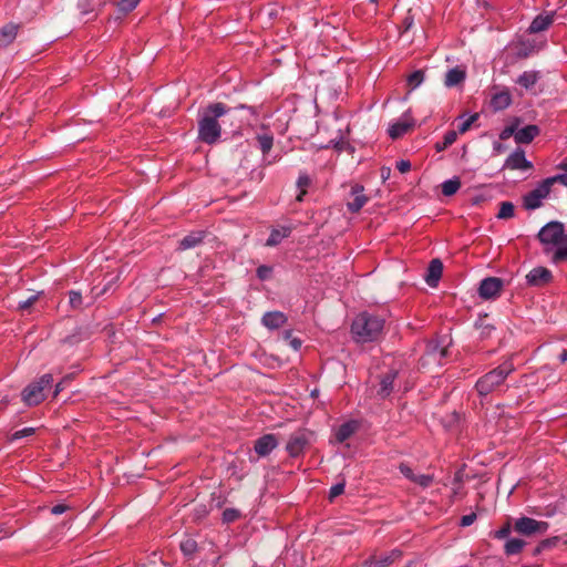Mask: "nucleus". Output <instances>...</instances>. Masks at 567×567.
Returning <instances> with one entry per match:
<instances>
[{
    "label": "nucleus",
    "mask_w": 567,
    "mask_h": 567,
    "mask_svg": "<svg viewBox=\"0 0 567 567\" xmlns=\"http://www.w3.org/2000/svg\"><path fill=\"white\" fill-rule=\"evenodd\" d=\"M359 429V422L355 420H350L348 422L342 423L334 432V437L339 443L347 441L350 436H352Z\"/></svg>",
    "instance_id": "nucleus-21"
},
{
    "label": "nucleus",
    "mask_w": 567,
    "mask_h": 567,
    "mask_svg": "<svg viewBox=\"0 0 567 567\" xmlns=\"http://www.w3.org/2000/svg\"><path fill=\"white\" fill-rule=\"evenodd\" d=\"M229 112V107L215 102L203 107L198 112V140L205 144L213 145L220 140L221 126L218 120Z\"/></svg>",
    "instance_id": "nucleus-1"
},
{
    "label": "nucleus",
    "mask_w": 567,
    "mask_h": 567,
    "mask_svg": "<svg viewBox=\"0 0 567 567\" xmlns=\"http://www.w3.org/2000/svg\"><path fill=\"white\" fill-rule=\"evenodd\" d=\"M550 187L546 181H542L534 189L527 193L523 198L524 207L527 210H534L543 205V200L548 197Z\"/></svg>",
    "instance_id": "nucleus-7"
},
{
    "label": "nucleus",
    "mask_w": 567,
    "mask_h": 567,
    "mask_svg": "<svg viewBox=\"0 0 567 567\" xmlns=\"http://www.w3.org/2000/svg\"><path fill=\"white\" fill-rule=\"evenodd\" d=\"M363 186L355 185L351 189L352 199L348 202L347 207L351 213H358L367 203L368 198L363 194Z\"/></svg>",
    "instance_id": "nucleus-17"
},
{
    "label": "nucleus",
    "mask_w": 567,
    "mask_h": 567,
    "mask_svg": "<svg viewBox=\"0 0 567 567\" xmlns=\"http://www.w3.org/2000/svg\"><path fill=\"white\" fill-rule=\"evenodd\" d=\"M502 287V279L497 277H487L480 284L478 295L482 299H493L499 295Z\"/></svg>",
    "instance_id": "nucleus-9"
},
{
    "label": "nucleus",
    "mask_w": 567,
    "mask_h": 567,
    "mask_svg": "<svg viewBox=\"0 0 567 567\" xmlns=\"http://www.w3.org/2000/svg\"><path fill=\"white\" fill-rule=\"evenodd\" d=\"M69 305L74 310H79L82 308L83 297L80 291H76V290L69 291Z\"/></svg>",
    "instance_id": "nucleus-36"
},
{
    "label": "nucleus",
    "mask_w": 567,
    "mask_h": 567,
    "mask_svg": "<svg viewBox=\"0 0 567 567\" xmlns=\"http://www.w3.org/2000/svg\"><path fill=\"white\" fill-rule=\"evenodd\" d=\"M540 78H542V74L539 71L528 70V71H524L522 74H519L515 82L523 89L529 91L536 85V83L540 80Z\"/></svg>",
    "instance_id": "nucleus-19"
},
{
    "label": "nucleus",
    "mask_w": 567,
    "mask_h": 567,
    "mask_svg": "<svg viewBox=\"0 0 567 567\" xmlns=\"http://www.w3.org/2000/svg\"><path fill=\"white\" fill-rule=\"evenodd\" d=\"M138 2L140 0H121L117 7L122 12L126 13L134 10L137 7Z\"/></svg>",
    "instance_id": "nucleus-41"
},
{
    "label": "nucleus",
    "mask_w": 567,
    "mask_h": 567,
    "mask_svg": "<svg viewBox=\"0 0 567 567\" xmlns=\"http://www.w3.org/2000/svg\"><path fill=\"white\" fill-rule=\"evenodd\" d=\"M559 361L565 363L567 361V349L559 354Z\"/></svg>",
    "instance_id": "nucleus-59"
},
{
    "label": "nucleus",
    "mask_w": 567,
    "mask_h": 567,
    "mask_svg": "<svg viewBox=\"0 0 567 567\" xmlns=\"http://www.w3.org/2000/svg\"><path fill=\"white\" fill-rule=\"evenodd\" d=\"M424 81V72L416 70L408 76V84L411 90L419 87Z\"/></svg>",
    "instance_id": "nucleus-35"
},
{
    "label": "nucleus",
    "mask_w": 567,
    "mask_h": 567,
    "mask_svg": "<svg viewBox=\"0 0 567 567\" xmlns=\"http://www.w3.org/2000/svg\"><path fill=\"white\" fill-rule=\"evenodd\" d=\"M551 261L554 264H559L561 261L567 260V244L561 241L559 245L555 246L551 250Z\"/></svg>",
    "instance_id": "nucleus-32"
},
{
    "label": "nucleus",
    "mask_w": 567,
    "mask_h": 567,
    "mask_svg": "<svg viewBox=\"0 0 567 567\" xmlns=\"http://www.w3.org/2000/svg\"><path fill=\"white\" fill-rule=\"evenodd\" d=\"M344 492V483L334 484L329 492V497L334 498Z\"/></svg>",
    "instance_id": "nucleus-48"
},
{
    "label": "nucleus",
    "mask_w": 567,
    "mask_h": 567,
    "mask_svg": "<svg viewBox=\"0 0 567 567\" xmlns=\"http://www.w3.org/2000/svg\"><path fill=\"white\" fill-rule=\"evenodd\" d=\"M396 168L400 173H406L411 168V163L409 161H400L396 163Z\"/></svg>",
    "instance_id": "nucleus-53"
},
{
    "label": "nucleus",
    "mask_w": 567,
    "mask_h": 567,
    "mask_svg": "<svg viewBox=\"0 0 567 567\" xmlns=\"http://www.w3.org/2000/svg\"><path fill=\"white\" fill-rule=\"evenodd\" d=\"M445 355V351L442 350L441 353H440V359L443 358Z\"/></svg>",
    "instance_id": "nucleus-62"
},
{
    "label": "nucleus",
    "mask_w": 567,
    "mask_h": 567,
    "mask_svg": "<svg viewBox=\"0 0 567 567\" xmlns=\"http://www.w3.org/2000/svg\"><path fill=\"white\" fill-rule=\"evenodd\" d=\"M526 543L520 538H509L504 546L505 554L508 556L516 555L522 551Z\"/></svg>",
    "instance_id": "nucleus-31"
},
{
    "label": "nucleus",
    "mask_w": 567,
    "mask_h": 567,
    "mask_svg": "<svg viewBox=\"0 0 567 567\" xmlns=\"http://www.w3.org/2000/svg\"><path fill=\"white\" fill-rule=\"evenodd\" d=\"M548 186L551 188V186L556 183H559L564 186H567V173L557 174L550 177L545 178Z\"/></svg>",
    "instance_id": "nucleus-38"
},
{
    "label": "nucleus",
    "mask_w": 567,
    "mask_h": 567,
    "mask_svg": "<svg viewBox=\"0 0 567 567\" xmlns=\"http://www.w3.org/2000/svg\"><path fill=\"white\" fill-rule=\"evenodd\" d=\"M399 470L404 477H406L408 480L413 482L415 474L413 473L412 468L408 464H404V463L400 464Z\"/></svg>",
    "instance_id": "nucleus-46"
},
{
    "label": "nucleus",
    "mask_w": 567,
    "mask_h": 567,
    "mask_svg": "<svg viewBox=\"0 0 567 567\" xmlns=\"http://www.w3.org/2000/svg\"><path fill=\"white\" fill-rule=\"evenodd\" d=\"M514 371L515 365L512 359H507L495 369L485 373L475 383V389L478 395L486 396L494 392L498 386H501L504 383L506 378Z\"/></svg>",
    "instance_id": "nucleus-3"
},
{
    "label": "nucleus",
    "mask_w": 567,
    "mask_h": 567,
    "mask_svg": "<svg viewBox=\"0 0 567 567\" xmlns=\"http://www.w3.org/2000/svg\"><path fill=\"white\" fill-rule=\"evenodd\" d=\"M311 184V179L306 173L299 174V177L297 179V186L300 189L299 194L297 195V200L301 202L303 196L307 193V188Z\"/></svg>",
    "instance_id": "nucleus-34"
},
{
    "label": "nucleus",
    "mask_w": 567,
    "mask_h": 567,
    "mask_svg": "<svg viewBox=\"0 0 567 567\" xmlns=\"http://www.w3.org/2000/svg\"><path fill=\"white\" fill-rule=\"evenodd\" d=\"M310 395H311L312 398H317V396L319 395V390H318V389H313V390L311 391Z\"/></svg>",
    "instance_id": "nucleus-60"
},
{
    "label": "nucleus",
    "mask_w": 567,
    "mask_h": 567,
    "mask_svg": "<svg viewBox=\"0 0 567 567\" xmlns=\"http://www.w3.org/2000/svg\"><path fill=\"white\" fill-rule=\"evenodd\" d=\"M34 432H35V429H34V427H23V429H21V430H19V431H16V432L11 435L10 440H11V441L21 440V439H23V437H27V436H31V435H33V434H34Z\"/></svg>",
    "instance_id": "nucleus-39"
},
{
    "label": "nucleus",
    "mask_w": 567,
    "mask_h": 567,
    "mask_svg": "<svg viewBox=\"0 0 567 567\" xmlns=\"http://www.w3.org/2000/svg\"><path fill=\"white\" fill-rule=\"evenodd\" d=\"M557 167L561 171H565L567 173V159H564L563 162H560Z\"/></svg>",
    "instance_id": "nucleus-58"
},
{
    "label": "nucleus",
    "mask_w": 567,
    "mask_h": 567,
    "mask_svg": "<svg viewBox=\"0 0 567 567\" xmlns=\"http://www.w3.org/2000/svg\"><path fill=\"white\" fill-rule=\"evenodd\" d=\"M239 516H240L239 511H237L235 508H227L223 512V520L225 523H231V522L236 520L237 518H239Z\"/></svg>",
    "instance_id": "nucleus-42"
},
{
    "label": "nucleus",
    "mask_w": 567,
    "mask_h": 567,
    "mask_svg": "<svg viewBox=\"0 0 567 567\" xmlns=\"http://www.w3.org/2000/svg\"><path fill=\"white\" fill-rule=\"evenodd\" d=\"M509 48L516 59H526L536 51L535 43L530 40H518L511 43Z\"/></svg>",
    "instance_id": "nucleus-13"
},
{
    "label": "nucleus",
    "mask_w": 567,
    "mask_h": 567,
    "mask_svg": "<svg viewBox=\"0 0 567 567\" xmlns=\"http://www.w3.org/2000/svg\"><path fill=\"white\" fill-rule=\"evenodd\" d=\"M19 24L10 22L0 29V48L10 45L17 38Z\"/></svg>",
    "instance_id": "nucleus-23"
},
{
    "label": "nucleus",
    "mask_w": 567,
    "mask_h": 567,
    "mask_svg": "<svg viewBox=\"0 0 567 567\" xmlns=\"http://www.w3.org/2000/svg\"><path fill=\"white\" fill-rule=\"evenodd\" d=\"M66 506L63 505V504H58V505H54L52 508H51V513L53 515H61L63 514L65 511H66Z\"/></svg>",
    "instance_id": "nucleus-54"
},
{
    "label": "nucleus",
    "mask_w": 567,
    "mask_h": 567,
    "mask_svg": "<svg viewBox=\"0 0 567 567\" xmlns=\"http://www.w3.org/2000/svg\"><path fill=\"white\" fill-rule=\"evenodd\" d=\"M398 557H400V553L398 550H392L389 554H382L380 556H372L364 561V567H386Z\"/></svg>",
    "instance_id": "nucleus-18"
},
{
    "label": "nucleus",
    "mask_w": 567,
    "mask_h": 567,
    "mask_svg": "<svg viewBox=\"0 0 567 567\" xmlns=\"http://www.w3.org/2000/svg\"><path fill=\"white\" fill-rule=\"evenodd\" d=\"M466 79V72L461 66H455L453 69H450L445 73L444 78V85L446 87H454L461 83H463Z\"/></svg>",
    "instance_id": "nucleus-24"
},
{
    "label": "nucleus",
    "mask_w": 567,
    "mask_h": 567,
    "mask_svg": "<svg viewBox=\"0 0 567 567\" xmlns=\"http://www.w3.org/2000/svg\"><path fill=\"white\" fill-rule=\"evenodd\" d=\"M287 321V317L281 311H270L262 316L261 322L268 329H278Z\"/></svg>",
    "instance_id": "nucleus-22"
},
{
    "label": "nucleus",
    "mask_w": 567,
    "mask_h": 567,
    "mask_svg": "<svg viewBox=\"0 0 567 567\" xmlns=\"http://www.w3.org/2000/svg\"><path fill=\"white\" fill-rule=\"evenodd\" d=\"M396 374L398 373L395 371H391L382 378L380 382V389L378 391V394L381 398H386L388 395H390V393L393 390V383L396 378Z\"/></svg>",
    "instance_id": "nucleus-29"
},
{
    "label": "nucleus",
    "mask_w": 567,
    "mask_h": 567,
    "mask_svg": "<svg viewBox=\"0 0 567 567\" xmlns=\"http://www.w3.org/2000/svg\"><path fill=\"white\" fill-rule=\"evenodd\" d=\"M548 523L530 517H520L514 524V530L523 536L543 535L548 530Z\"/></svg>",
    "instance_id": "nucleus-6"
},
{
    "label": "nucleus",
    "mask_w": 567,
    "mask_h": 567,
    "mask_svg": "<svg viewBox=\"0 0 567 567\" xmlns=\"http://www.w3.org/2000/svg\"><path fill=\"white\" fill-rule=\"evenodd\" d=\"M517 133V128L515 125L506 126L499 134L501 140H507L511 136L515 137V134Z\"/></svg>",
    "instance_id": "nucleus-45"
},
{
    "label": "nucleus",
    "mask_w": 567,
    "mask_h": 567,
    "mask_svg": "<svg viewBox=\"0 0 567 567\" xmlns=\"http://www.w3.org/2000/svg\"><path fill=\"white\" fill-rule=\"evenodd\" d=\"M443 264L440 259H433L427 268L425 280L430 287H436L442 276Z\"/></svg>",
    "instance_id": "nucleus-26"
},
{
    "label": "nucleus",
    "mask_w": 567,
    "mask_h": 567,
    "mask_svg": "<svg viewBox=\"0 0 567 567\" xmlns=\"http://www.w3.org/2000/svg\"><path fill=\"white\" fill-rule=\"evenodd\" d=\"M413 482L422 487H427L433 482V476L427 474L415 475Z\"/></svg>",
    "instance_id": "nucleus-43"
},
{
    "label": "nucleus",
    "mask_w": 567,
    "mask_h": 567,
    "mask_svg": "<svg viewBox=\"0 0 567 567\" xmlns=\"http://www.w3.org/2000/svg\"><path fill=\"white\" fill-rule=\"evenodd\" d=\"M555 12L538 14L528 27L529 33H539L547 30L554 22Z\"/></svg>",
    "instance_id": "nucleus-14"
},
{
    "label": "nucleus",
    "mask_w": 567,
    "mask_h": 567,
    "mask_svg": "<svg viewBox=\"0 0 567 567\" xmlns=\"http://www.w3.org/2000/svg\"><path fill=\"white\" fill-rule=\"evenodd\" d=\"M494 150H495V151H497V152H499V151L502 150V145H501L499 143H496V144L494 145Z\"/></svg>",
    "instance_id": "nucleus-61"
},
{
    "label": "nucleus",
    "mask_w": 567,
    "mask_h": 567,
    "mask_svg": "<svg viewBox=\"0 0 567 567\" xmlns=\"http://www.w3.org/2000/svg\"><path fill=\"white\" fill-rule=\"evenodd\" d=\"M64 389L63 381L59 382L54 389V396H56Z\"/></svg>",
    "instance_id": "nucleus-56"
},
{
    "label": "nucleus",
    "mask_w": 567,
    "mask_h": 567,
    "mask_svg": "<svg viewBox=\"0 0 567 567\" xmlns=\"http://www.w3.org/2000/svg\"><path fill=\"white\" fill-rule=\"evenodd\" d=\"M476 115H472L466 121H464L458 127L460 133H465L470 128L472 123L476 120Z\"/></svg>",
    "instance_id": "nucleus-52"
},
{
    "label": "nucleus",
    "mask_w": 567,
    "mask_h": 567,
    "mask_svg": "<svg viewBox=\"0 0 567 567\" xmlns=\"http://www.w3.org/2000/svg\"><path fill=\"white\" fill-rule=\"evenodd\" d=\"M53 382V377L50 373H45L35 382L30 383L22 391V401L29 405H38L44 400V390L50 388Z\"/></svg>",
    "instance_id": "nucleus-4"
},
{
    "label": "nucleus",
    "mask_w": 567,
    "mask_h": 567,
    "mask_svg": "<svg viewBox=\"0 0 567 567\" xmlns=\"http://www.w3.org/2000/svg\"><path fill=\"white\" fill-rule=\"evenodd\" d=\"M271 274V268L267 266H260L257 269V276L260 280H266Z\"/></svg>",
    "instance_id": "nucleus-50"
},
{
    "label": "nucleus",
    "mask_w": 567,
    "mask_h": 567,
    "mask_svg": "<svg viewBox=\"0 0 567 567\" xmlns=\"http://www.w3.org/2000/svg\"><path fill=\"white\" fill-rule=\"evenodd\" d=\"M384 320L379 316L362 312L352 322L351 331L359 342L375 340L382 332Z\"/></svg>",
    "instance_id": "nucleus-2"
},
{
    "label": "nucleus",
    "mask_w": 567,
    "mask_h": 567,
    "mask_svg": "<svg viewBox=\"0 0 567 567\" xmlns=\"http://www.w3.org/2000/svg\"><path fill=\"white\" fill-rule=\"evenodd\" d=\"M532 167V162L526 158L525 152L522 148H516L512 154H509L503 165V169L512 171H527Z\"/></svg>",
    "instance_id": "nucleus-8"
},
{
    "label": "nucleus",
    "mask_w": 567,
    "mask_h": 567,
    "mask_svg": "<svg viewBox=\"0 0 567 567\" xmlns=\"http://www.w3.org/2000/svg\"><path fill=\"white\" fill-rule=\"evenodd\" d=\"M548 544H549V542H548V540H544V542H542V543H540V544L535 548L534 554H535V555H538L539 553H542V550H543L546 546H548Z\"/></svg>",
    "instance_id": "nucleus-55"
},
{
    "label": "nucleus",
    "mask_w": 567,
    "mask_h": 567,
    "mask_svg": "<svg viewBox=\"0 0 567 567\" xmlns=\"http://www.w3.org/2000/svg\"><path fill=\"white\" fill-rule=\"evenodd\" d=\"M509 534H511V525L506 524L494 533V537L497 539H504V538H507Z\"/></svg>",
    "instance_id": "nucleus-47"
},
{
    "label": "nucleus",
    "mask_w": 567,
    "mask_h": 567,
    "mask_svg": "<svg viewBox=\"0 0 567 567\" xmlns=\"http://www.w3.org/2000/svg\"><path fill=\"white\" fill-rule=\"evenodd\" d=\"M539 133H540V130L537 125H534V124L526 125V126L517 130V133L515 134V142L517 144H528L536 136H538Z\"/></svg>",
    "instance_id": "nucleus-20"
},
{
    "label": "nucleus",
    "mask_w": 567,
    "mask_h": 567,
    "mask_svg": "<svg viewBox=\"0 0 567 567\" xmlns=\"http://www.w3.org/2000/svg\"><path fill=\"white\" fill-rule=\"evenodd\" d=\"M371 2H377L378 0H370Z\"/></svg>",
    "instance_id": "nucleus-64"
},
{
    "label": "nucleus",
    "mask_w": 567,
    "mask_h": 567,
    "mask_svg": "<svg viewBox=\"0 0 567 567\" xmlns=\"http://www.w3.org/2000/svg\"><path fill=\"white\" fill-rule=\"evenodd\" d=\"M456 138H457V133L455 131H447L444 134L442 142H437L435 144V150L437 152L444 151L445 148L451 146L456 141Z\"/></svg>",
    "instance_id": "nucleus-33"
},
{
    "label": "nucleus",
    "mask_w": 567,
    "mask_h": 567,
    "mask_svg": "<svg viewBox=\"0 0 567 567\" xmlns=\"http://www.w3.org/2000/svg\"><path fill=\"white\" fill-rule=\"evenodd\" d=\"M291 231H292L291 226L281 225V226L274 227L271 229L270 235H269L268 239L266 240L265 245L267 247H276L284 239L288 238L290 236Z\"/></svg>",
    "instance_id": "nucleus-15"
},
{
    "label": "nucleus",
    "mask_w": 567,
    "mask_h": 567,
    "mask_svg": "<svg viewBox=\"0 0 567 567\" xmlns=\"http://www.w3.org/2000/svg\"><path fill=\"white\" fill-rule=\"evenodd\" d=\"M290 343H291V346H292V348H293L295 350H298V349H300V347H301V341H300L299 339H296V338H295V339H292Z\"/></svg>",
    "instance_id": "nucleus-57"
},
{
    "label": "nucleus",
    "mask_w": 567,
    "mask_h": 567,
    "mask_svg": "<svg viewBox=\"0 0 567 567\" xmlns=\"http://www.w3.org/2000/svg\"><path fill=\"white\" fill-rule=\"evenodd\" d=\"M460 187H461V181L458 177H453V178L446 179L441 185L442 194L444 196H453L454 194L457 193Z\"/></svg>",
    "instance_id": "nucleus-30"
},
{
    "label": "nucleus",
    "mask_w": 567,
    "mask_h": 567,
    "mask_svg": "<svg viewBox=\"0 0 567 567\" xmlns=\"http://www.w3.org/2000/svg\"><path fill=\"white\" fill-rule=\"evenodd\" d=\"M196 548H197V544L195 540L193 539H186L185 542H183L181 544V549L182 551L187 555V556H190L193 555L195 551H196Z\"/></svg>",
    "instance_id": "nucleus-40"
},
{
    "label": "nucleus",
    "mask_w": 567,
    "mask_h": 567,
    "mask_svg": "<svg viewBox=\"0 0 567 567\" xmlns=\"http://www.w3.org/2000/svg\"><path fill=\"white\" fill-rule=\"evenodd\" d=\"M551 279V272L545 267L533 268L526 276V280L532 286H540Z\"/></svg>",
    "instance_id": "nucleus-16"
},
{
    "label": "nucleus",
    "mask_w": 567,
    "mask_h": 567,
    "mask_svg": "<svg viewBox=\"0 0 567 567\" xmlns=\"http://www.w3.org/2000/svg\"><path fill=\"white\" fill-rule=\"evenodd\" d=\"M307 444V434L303 431H298L290 435L286 450L291 457H298L303 453Z\"/></svg>",
    "instance_id": "nucleus-10"
},
{
    "label": "nucleus",
    "mask_w": 567,
    "mask_h": 567,
    "mask_svg": "<svg viewBox=\"0 0 567 567\" xmlns=\"http://www.w3.org/2000/svg\"><path fill=\"white\" fill-rule=\"evenodd\" d=\"M413 125L414 121L410 112H405L396 122L389 125L388 133L391 138H398L404 135Z\"/></svg>",
    "instance_id": "nucleus-11"
},
{
    "label": "nucleus",
    "mask_w": 567,
    "mask_h": 567,
    "mask_svg": "<svg viewBox=\"0 0 567 567\" xmlns=\"http://www.w3.org/2000/svg\"><path fill=\"white\" fill-rule=\"evenodd\" d=\"M278 445V440L274 434H265L255 442L254 450L259 456L269 455Z\"/></svg>",
    "instance_id": "nucleus-12"
},
{
    "label": "nucleus",
    "mask_w": 567,
    "mask_h": 567,
    "mask_svg": "<svg viewBox=\"0 0 567 567\" xmlns=\"http://www.w3.org/2000/svg\"><path fill=\"white\" fill-rule=\"evenodd\" d=\"M256 141L262 155L266 156L274 146V134L268 130L262 128V132L257 133Z\"/></svg>",
    "instance_id": "nucleus-27"
},
{
    "label": "nucleus",
    "mask_w": 567,
    "mask_h": 567,
    "mask_svg": "<svg viewBox=\"0 0 567 567\" xmlns=\"http://www.w3.org/2000/svg\"><path fill=\"white\" fill-rule=\"evenodd\" d=\"M475 520H476V514L471 513V514L462 516L460 525L462 527H467V526H471Z\"/></svg>",
    "instance_id": "nucleus-49"
},
{
    "label": "nucleus",
    "mask_w": 567,
    "mask_h": 567,
    "mask_svg": "<svg viewBox=\"0 0 567 567\" xmlns=\"http://www.w3.org/2000/svg\"><path fill=\"white\" fill-rule=\"evenodd\" d=\"M564 241L567 244V234L564 236Z\"/></svg>",
    "instance_id": "nucleus-63"
},
{
    "label": "nucleus",
    "mask_w": 567,
    "mask_h": 567,
    "mask_svg": "<svg viewBox=\"0 0 567 567\" xmlns=\"http://www.w3.org/2000/svg\"><path fill=\"white\" fill-rule=\"evenodd\" d=\"M515 207L511 202H503L501 204L497 217L501 219L512 218L514 216Z\"/></svg>",
    "instance_id": "nucleus-37"
},
{
    "label": "nucleus",
    "mask_w": 567,
    "mask_h": 567,
    "mask_svg": "<svg viewBox=\"0 0 567 567\" xmlns=\"http://www.w3.org/2000/svg\"><path fill=\"white\" fill-rule=\"evenodd\" d=\"M402 23H403V27H404V31H409L413 27V24H414V17L412 16L411 10L408 11V14L403 19Z\"/></svg>",
    "instance_id": "nucleus-51"
},
{
    "label": "nucleus",
    "mask_w": 567,
    "mask_h": 567,
    "mask_svg": "<svg viewBox=\"0 0 567 567\" xmlns=\"http://www.w3.org/2000/svg\"><path fill=\"white\" fill-rule=\"evenodd\" d=\"M512 95L508 90H503L493 94L491 106L494 111H503L512 104Z\"/></svg>",
    "instance_id": "nucleus-25"
},
{
    "label": "nucleus",
    "mask_w": 567,
    "mask_h": 567,
    "mask_svg": "<svg viewBox=\"0 0 567 567\" xmlns=\"http://www.w3.org/2000/svg\"><path fill=\"white\" fill-rule=\"evenodd\" d=\"M203 238H204L203 231L190 233L179 241L178 247L181 250L194 248L203 241Z\"/></svg>",
    "instance_id": "nucleus-28"
},
{
    "label": "nucleus",
    "mask_w": 567,
    "mask_h": 567,
    "mask_svg": "<svg viewBox=\"0 0 567 567\" xmlns=\"http://www.w3.org/2000/svg\"><path fill=\"white\" fill-rule=\"evenodd\" d=\"M564 224L557 220L547 223L538 233V239L545 246L546 254H549L555 246L564 241Z\"/></svg>",
    "instance_id": "nucleus-5"
},
{
    "label": "nucleus",
    "mask_w": 567,
    "mask_h": 567,
    "mask_svg": "<svg viewBox=\"0 0 567 567\" xmlns=\"http://www.w3.org/2000/svg\"><path fill=\"white\" fill-rule=\"evenodd\" d=\"M38 298H39V295L35 293V295H31L25 300L19 301L18 302V309H20V310L29 309L38 300Z\"/></svg>",
    "instance_id": "nucleus-44"
}]
</instances>
